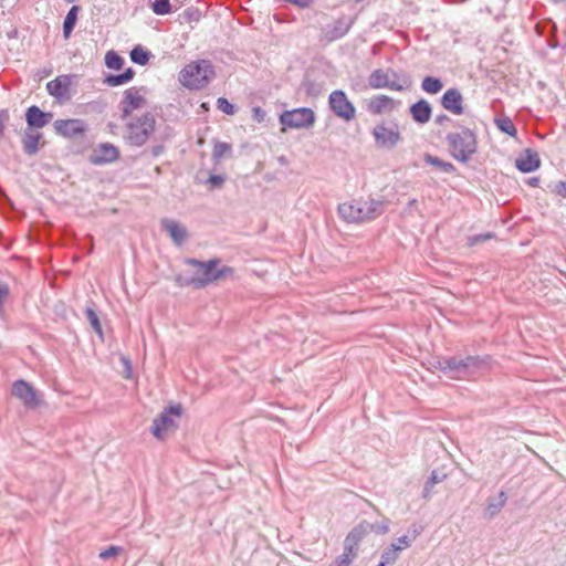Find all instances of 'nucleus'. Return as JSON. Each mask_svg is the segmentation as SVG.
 <instances>
[{
	"label": "nucleus",
	"mask_w": 566,
	"mask_h": 566,
	"mask_svg": "<svg viewBox=\"0 0 566 566\" xmlns=\"http://www.w3.org/2000/svg\"><path fill=\"white\" fill-rule=\"evenodd\" d=\"M446 140L451 156L460 163L467 164L472 155L476 153V135L468 127H461L460 132L449 133Z\"/></svg>",
	"instance_id": "obj_1"
},
{
	"label": "nucleus",
	"mask_w": 566,
	"mask_h": 566,
	"mask_svg": "<svg viewBox=\"0 0 566 566\" xmlns=\"http://www.w3.org/2000/svg\"><path fill=\"white\" fill-rule=\"evenodd\" d=\"M216 75L213 65L208 60H198L187 64L179 73L180 83L190 90L205 87Z\"/></svg>",
	"instance_id": "obj_2"
},
{
	"label": "nucleus",
	"mask_w": 566,
	"mask_h": 566,
	"mask_svg": "<svg viewBox=\"0 0 566 566\" xmlns=\"http://www.w3.org/2000/svg\"><path fill=\"white\" fill-rule=\"evenodd\" d=\"M187 263L198 268V272L200 273L192 277V283L196 287H205L214 281L231 276L233 274V269L231 266L224 265L220 269H217V265L220 263L219 259H211L209 261L189 259Z\"/></svg>",
	"instance_id": "obj_3"
},
{
	"label": "nucleus",
	"mask_w": 566,
	"mask_h": 566,
	"mask_svg": "<svg viewBox=\"0 0 566 566\" xmlns=\"http://www.w3.org/2000/svg\"><path fill=\"white\" fill-rule=\"evenodd\" d=\"M127 142L132 146L140 147L147 143L155 132V116L147 112L138 117H133L127 123Z\"/></svg>",
	"instance_id": "obj_4"
},
{
	"label": "nucleus",
	"mask_w": 566,
	"mask_h": 566,
	"mask_svg": "<svg viewBox=\"0 0 566 566\" xmlns=\"http://www.w3.org/2000/svg\"><path fill=\"white\" fill-rule=\"evenodd\" d=\"M182 408L180 405L169 406L165 408L157 418L154 419L151 426V433L157 439H164L165 434L169 431L177 429L178 423L176 418L181 416Z\"/></svg>",
	"instance_id": "obj_5"
},
{
	"label": "nucleus",
	"mask_w": 566,
	"mask_h": 566,
	"mask_svg": "<svg viewBox=\"0 0 566 566\" xmlns=\"http://www.w3.org/2000/svg\"><path fill=\"white\" fill-rule=\"evenodd\" d=\"M315 119V113L308 107L284 111L280 115L281 124L289 128H310L314 125Z\"/></svg>",
	"instance_id": "obj_6"
},
{
	"label": "nucleus",
	"mask_w": 566,
	"mask_h": 566,
	"mask_svg": "<svg viewBox=\"0 0 566 566\" xmlns=\"http://www.w3.org/2000/svg\"><path fill=\"white\" fill-rule=\"evenodd\" d=\"M371 134L376 146L385 149L395 148L402 139L397 123H392L390 126L384 123L378 124L373 128Z\"/></svg>",
	"instance_id": "obj_7"
},
{
	"label": "nucleus",
	"mask_w": 566,
	"mask_h": 566,
	"mask_svg": "<svg viewBox=\"0 0 566 566\" xmlns=\"http://www.w3.org/2000/svg\"><path fill=\"white\" fill-rule=\"evenodd\" d=\"M328 105L332 112L339 118L350 122L355 118L356 108L342 90L333 91L328 96Z\"/></svg>",
	"instance_id": "obj_8"
},
{
	"label": "nucleus",
	"mask_w": 566,
	"mask_h": 566,
	"mask_svg": "<svg viewBox=\"0 0 566 566\" xmlns=\"http://www.w3.org/2000/svg\"><path fill=\"white\" fill-rule=\"evenodd\" d=\"M11 394L21 400L29 409H33L41 403V395L39 391L23 379L15 380L12 384Z\"/></svg>",
	"instance_id": "obj_9"
},
{
	"label": "nucleus",
	"mask_w": 566,
	"mask_h": 566,
	"mask_svg": "<svg viewBox=\"0 0 566 566\" xmlns=\"http://www.w3.org/2000/svg\"><path fill=\"white\" fill-rule=\"evenodd\" d=\"M145 104L146 99L144 95L140 94V88L134 86L126 90L119 103V108L122 111L120 118L123 120L128 118L134 111L143 108Z\"/></svg>",
	"instance_id": "obj_10"
},
{
	"label": "nucleus",
	"mask_w": 566,
	"mask_h": 566,
	"mask_svg": "<svg viewBox=\"0 0 566 566\" xmlns=\"http://www.w3.org/2000/svg\"><path fill=\"white\" fill-rule=\"evenodd\" d=\"M53 126L57 135L69 139L83 136L87 130L86 123L80 118L56 119Z\"/></svg>",
	"instance_id": "obj_11"
},
{
	"label": "nucleus",
	"mask_w": 566,
	"mask_h": 566,
	"mask_svg": "<svg viewBox=\"0 0 566 566\" xmlns=\"http://www.w3.org/2000/svg\"><path fill=\"white\" fill-rule=\"evenodd\" d=\"M356 222H366L376 219L384 212V201L368 199L358 200Z\"/></svg>",
	"instance_id": "obj_12"
},
{
	"label": "nucleus",
	"mask_w": 566,
	"mask_h": 566,
	"mask_svg": "<svg viewBox=\"0 0 566 566\" xmlns=\"http://www.w3.org/2000/svg\"><path fill=\"white\" fill-rule=\"evenodd\" d=\"M119 158V149L111 143H102L97 145L91 156L90 161L93 165L112 164Z\"/></svg>",
	"instance_id": "obj_13"
},
{
	"label": "nucleus",
	"mask_w": 566,
	"mask_h": 566,
	"mask_svg": "<svg viewBox=\"0 0 566 566\" xmlns=\"http://www.w3.org/2000/svg\"><path fill=\"white\" fill-rule=\"evenodd\" d=\"M354 20L350 17H339L323 30V36L326 41L333 42L345 36L350 30Z\"/></svg>",
	"instance_id": "obj_14"
},
{
	"label": "nucleus",
	"mask_w": 566,
	"mask_h": 566,
	"mask_svg": "<svg viewBox=\"0 0 566 566\" xmlns=\"http://www.w3.org/2000/svg\"><path fill=\"white\" fill-rule=\"evenodd\" d=\"M489 356H472L459 357V379H465L484 367H486Z\"/></svg>",
	"instance_id": "obj_15"
},
{
	"label": "nucleus",
	"mask_w": 566,
	"mask_h": 566,
	"mask_svg": "<svg viewBox=\"0 0 566 566\" xmlns=\"http://www.w3.org/2000/svg\"><path fill=\"white\" fill-rule=\"evenodd\" d=\"M400 104L399 101L394 99L387 95L373 96L366 105L367 111L373 115H380L382 113L392 112Z\"/></svg>",
	"instance_id": "obj_16"
},
{
	"label": "nucleus",
	"mask_w": 566,
	"mask_h": 566,
	"mask_svg": "<svg viewBox=\"0 0 566 566\" xmlns=\"http://www.w3.org/2000/svg\"><path fill=\"white\" fill-rule=\"evenodd\" d=\"M442 107L453 115H461L464 112L463 96L458 88L447 90L441 97Z\"/></svg>",
	"instance_id": "obj_17"
},
{
	"label": "nucleus",
	"mask_w": 566,
	"mask_h": 566,
	"mask_svg": "<svg viewBox=\"0 0 566 566\" xmlns=\"http://www.w3.org/2000/svg\"><path fill=\"white\" fill-rule=\"evenodd\" d=\"M368 84L371 88H389L391 91L401 92L407 87V84H399L397 82L389 81L388 74L381 69L375 70L368 78Z\"/></svg>",
	"instance_id": "obj_18"
},
{
	"label": "nucleus",
	"mask_w": 566,
	"mask_h": 566,
	"mask_svg": "<svg viewBox=\"0 0 566 566\" xmlns=\"http://www.w3.org/2000/svg\"><path fill=\"white\" fill-rule=\"evenodd\" d=\"M71 77L69 75L57 76L46 83L48 93L59 101L70 98Z\"/></svg>",
	"instance_id": "obj_19"
},
{
	"label": "nucleus",
	"mask_w": 566,
	"mask_h": 566,
	"mask_svg": "<svg viewBox=\"0 0 566 566\" xmlns=\"http://www.w3.org/2000/svg\"><path fill=\"white\" fill-rule=\"evenodd\" d=\"M368 534V523L361 522L356 525L346 536L344 541V549L349 554H356L358 545L363 538Z\"/></svg>",
	"instance_id": "obj_20"
},
{
	"label": "nucleus",
	"mask_w": 566,
	"mask_h": 566,
	"mask_svg": "<svg viewBox=\"0 0 566 566\" xmlns=\"http://www.w3.org/2000/svg\"><path fill=\"white\" fill-rule=\"evenodd\" d=\"M161 228L170 235L171 240L177 245H181L188 238L186 227L174 219H163Z\"/></svg>",
	"instance_id": "obj_21"
},
{
	"label": "nucleus",
	"mask_w": 566,
	"mask_h": 566,
	"mask_svg": "<svg viewBox=\"0 0 566 566\" xmlns=\"http://www.w3.org/2000/svg\"><path fill=\"white\" fill-rule=\"evenodd\" d=\"M52 117V113H45L35 105L30 106L25 113V120L29 128H43L50 123Z\"/></svg>",
	"instance_id": "obj_22"
},
{
	"label": "nucleus",
	"mask_w": 566,
	"mask_h": 566,
	"mask_svg": "<svg viewBox=\"0 0 566 566\" xmlns=\"http://www.w3.org/2000/svg\"><path fill=\"white\" fill-rule=\"evenodd\" d=\"M541 165V159L537 151L533 149H526L515 160L516 168L522 172H532L536 170Z\"/></svg>",
	"instance_id": "obj_23"
},
{
	"label": "nucleus",
	"mask_w": 566,
	"mask_h": 566,
	"mask_svg": "<svg viewBox=\"0 0 566 566\" xmlns=\"http://www.w3.org/2000/svg\"><path fill=\"white\" fill-rule=\"evenodd\" d=\"M412 119L418 124H426L430 120L432 107L426 99H420L410 106Z\"/></svg>",
	"instance_id": "obj_24"
},
{
	"label": "nucleus",
	"mask_w": 566,
	"mask_h": 566,
	"mask_svg": "<svg viewBox=\"0 0 566 566\" xmlns=\"http://www.w3.org/2000/svg\"><path fill=\"white\" fill-rule=\"evenodd\" d=\"M434 367L451 379H459V356L440 357Z\"/></svg>",
	"instance_id": "obj_25"
},
{
	"label": "nucleus",
	"mask_w": 566,
	"mask_h": 566,
	"mask_svg": "<svg viewBox=\"0 0 566 566\" xmlns=\"http://www.w3.org/2000/svg\"><path fill=\"white\" fill-rule=\"evenodd\" d=\"M135 76L132 67L126 69L122 74H108L104 78V83L111 87H117L130 82Z\"/></svg>",
	"instance_id": "obj_26"
},
{
	"label": "nucleus",
	"mask_w": 566,
	"mask_h": 566,
	"mask_svg": "<svg viewBox=\"0 0 566 566\" xmlns=\"http://www.w3.org/2000/svg\"><path fill=\"white\" fill-rule=\"evenodd\" d=\"M507 501L506 493L504 491H501L497 495V497H493L489 500L488 506L485 507L484 514L489 518L494 517L497 515L501 510L504 507L505 503Z\"/></svg>",
	"instance_id": "obj_27"
},
{
	"label": "nucleus",
	"mask_w": 566,
	"mask_h": 566,
	"mask_svg": "<svg viewBox=\"0 0 566 566\" xmlns=\"http://www.w3.org/2000/svg\"><path fill=\"white\" fill-rule=\"evenodd\" d=\"M40 133L25 132L22 138L23 150L27 155H35L39 151Z\"/></svg>",
	"instance_id": "obj_28"
},
{
	"label": "nucleus",
	"mask_w": 566,
	"mask_h": 566,
	"mask_svg": "<svg viewBox=\"0 0 566 566\" xmlns=\"http://www.w3.org/2000/svg\"><path fill=\"white\" fill-rule=\"evenodd\" d=\"M78 12H80V7L75 6V4L69 10V12L64 19V22H63V36L65 39H69L71 33L73 32L76 21H77Z\"/></svg>",
	"instance_id": "obj_29"
},
{
	"label": "nucleus",
	"mask_w": 566,
	"mask_h": 566,
	"mask_svg": "<svg viewBox=\"0 0 566 566\" xmlns=\"http://www.w3.org/2000/svg\"><path fill=\"white\" fill-rule=\"evenodd\" d=\"M129 56H130L132 62L144 66V65L148 64V62L151 57V53L149 51H147L144 46L138 44L133 48Z\"/></svg>",
	"instance_id": "obj_30"
},
{
	"label": "nucleus",
	"mask_w": 566,
	"mask_h": 566,
	"mask_svg": "<svg viewBox=\"0 0 566 566\" xmlns=\"http://www.w3.org/2000/svg\"><path fill=\"white\" fill-rule=\"evenodd\" d=\"M423 159L426 164L432 165L446 174H453L455 171V167L452 163L444 161L437 156L426 154Z\"/></svg>",
	"instance_id": "obj_31"
},
{
	"label": "nucleus",
	"mask_w": 566,
	"mask_h": 566,
	"mask_svg": "<svg viewBox=\"0 0 566 566\" xmlns=\"http://www.w3.org/2000/svg\"><path fill=\"white\" fill-rule=\"evenodd\" d=\"M357 209V201H354L353 203H340L338 206V213L340 217L346 220L347 222H356V217L358 211Z\"/></svg>",
	"instance_id": "obj_32"
},
{
	"label": "nucleus",
	"mask_w": 566,
	"mask_h": 566,
	"mask_svg": "<svg viewBox=\"0 0 566 566\" xmlns=\"http://www.w3.org/2000/svg\"><path fill=\"white\" fill-rule=\"evenodd\" d=\"M443 87L440 78L433 76H427L421 83V88L429 94H437Z\"/></svg>",
	"instance_id": "obj_33"
},
{
	"label": "nucleus",
	"mask_w": 566,
	"mask_h": 566,
	"mask_svg": "<svg viewBox=\"0 0 566 566\" xmlns=\"http://www.w3.org/2000/svg\"><path fill=\"white\" fill-rule=\"evenodd\" d=\"M495 124L501 132L510 135L511 137L516 136L517 129H516L513 120L510 117L503 116V117L496 118Z\"/></svg>",
	"instance_id": "obj_34"
},
{
	"label": "nucleus",
	"mask_w": 566,
	"mask_h": 566,
	"mask_svg": "<svg viewBox=\"0 0 566 566\" xmlns=\"http://www.w3.org/2000/svg\"><path fill=\"white\" fill-rule=\"evenodd\" d=\"M400 551L398 547L396 546H392L391 544L386 547L382 552H381V555H380V559L386 563L388 566H392L394 564H396V562L398 560L399 556H400Z\"/></svg>",
	"instance_id": "obj_35"
},
{
	"label": "nucleus",
	"mask_w": 566,
	"mask_h": 566,
	"mask_svg": "<svg viewBox=\"0 0 566 566\" xmlns=\"http://www.w3.org/2000/svg\"><path fill=\"white\" fill-rule=\"evenodd\" d=\"M124 59L115 51H108L105 54V65L108 69L120 70L124 66Z\"/></svg>",
	"instance_id": "obj_36"
},
{
	"label": "nucleus",
	"mask_w": 566,
	"mask_h": 566,
	"mask_svg": "<svg viewBox=\"0 0 566 566\" xmlns=\"http://www.w3.org/2000/svg\"><path fill=\"white\" fill-rule=\"evenodd\" d=\"M151 10L157 15H165L171 12L170 0H155L151 3Z\"/></svg>",
	"instance_id": "obj_37"
},
{
	"label": "nucleus",
	"mask_w": 566,
	"mask_h": 566,
	"mask_svg": "<svg viewBox=\"0 0 566 566\" xmlns=\"http://www.w3.org/2000/svg\"><path fill=\"white\" fill-rule=\"evenodd\" d=\"M231 145L224 142L214 144L212 157L214 160L220 161L227 154L231 153Z\"/></svg>",
	"instance_id": "obj_38"
},
{
	"label": "nucleus",
	"mask_w": 566,
	"mask_h": 566,
	"mask_svg": "<svg viewBox=\"0 0 566 566\" xmlns=\"http://www.w3.org/2000/svg\"><path fill=\"white\" fill-rule=\"evenodd\" d=\"M85 315H86V318L87 321L90 322L92 328L101 336L103 337V331H102V325H101V322H99V318L96 314V312L91 308V307H87L85 310Z\"/></svg>",
	"instance_id": "obj_39"
},
{
	"label": "nucleus",
	"mask_w": 566,
	"mask_h": 566,
	"mask_svg": "<svg viewBox=\"0 0 566 566\" xmlns=\"http://www.w3.org/2000/svg\"><path fill=\"white\" fill-rule=\"evenodd\" d=\"M389 525H390V520L388 517H384L379 522L368 524V531H371L378 535H384L389 532Z\"/></svg>",
	"instance_id": "obj_40"
},
{
	"label": "nucleus",
	"mask_w": 566,
	"mask_h": 566,
	"mask_svg": "<svg viewBox=\"0 0 566 566\" xmlns=\"http://www.w3.org/2000/svg\"><path fill=\"white\" fill-rule=\"evenodd\" d=\"M217 108L227 115H233L235 113V106L226 97H219L217 99Z\"/></svg>",
	"instance_id": "obj_41"
},
{
	"label": "nucleus",
	"mask_w": 566,
	"mask_h": 566,
	"mask_svg": "<svg viewBox=\"0 0 566 566\" xmlns=\"http://www.w3.org/2000/svg\"><path fill=\"white\" fill-rule=\"evenodd\" d=\"M356 554H349L344 549V553L338 556L334 563L328 566H350L352 562L356 558Z\"/></svg>",
	"instance_id": "obj_42"
},
{
	"label": "nucleus",
	"mask_w": 566,
	"mask_h": 566,
	"mask_svg": "<svg viewBox=\"0 0 566 566\" xmlns=\"http://www.w3.org/2000/svg\"><path fill=\"white\" fill-rule=\"evenodd\" d=\"M493 233L491 232H486V233H481V234H475V235H470L468 237V240H467V244L468 247H474L481 242H484V241H488L490 239L493 238Z\"/></svg>",
	"instance_id": "obj_43"
},
{
	"label": "nucleus",
	"mask_w": 566,
	"mask_h": 566,
	"mask_svg": "<svg viewBox=\"0 0 566 566\" xmlns=\"http://www.w3.org/2000/svg\"><path fill=\"white\" fill-rule=\"evenodd\" d=\"M412 543L413 537H410L409 535H402L392 542L391 545L398 547L399 551L402 552L403 549L409 548Z\"/></svg>",
	"instance_id": "obj_44"
},
{
	"label": "nucleus",
	"mask_w": 566,
	"mask_h": 566,
	"mask_svg": "<svg viewBox=\"0 0 566 566\" xmlns=\"http://www.w3.org/2000/svg\"><path fill=\"white\" fill-rule=\"evenodd\" d=\"M10 119V114L8 109L0 111V138L4 135L6 125Z\"/></svg>",
	"instance_id": "obj_45"
},
{
	"label": "nucleus",
	"mask_w": 566,
	"mask_h": 566,
	"mask_svg": "<svg viewBox=\"0 0 566 566\" xmlns=\"http://www.w3.org/2000/svg\"><path fill=\"white\" fill-rule=\"evenodd\" d=\"M10 293L9 285L0 281V312L3 310V303L8 298Z\"/></svg>",
	"instance_id": "obj_46"
},
{
	"label": "nucleus",
	"mask_w": 566,
	"mask_h": 566,
	"mask_svg": "<svg viewBox=\"0 0 566 566\" xmlns=\"http://www.w3.org/2000/svg\"><path fill=\"white\" fill-rule=\"evenodd\" d=\"M119 551H120V548L117 546H109L107 549H104L99 553V557L102 559H108L113 556L118 555Z\"/></svg>",
	"instance_id": "obj_47"
},
{
	"label": "nucleus",
	"mask_w": 566,
	"mask_h": 566,
	"mask_svg": "<svg viewBox=\"0 0 566 566\" xmlns=\"http://www.w3.org/2000/svg\"><path fill=\"white\" fill-rule=\"evenodd\" d=\"M224 180L222 175H211L208 179V184H210L212 188H220Z\"/></svg>",
	"instance_id": "obj_48"
},
{
	"label": "nucleus",
	"mask_w": 566,
	"mask_h": 566,
	"mask_svg": "<svg viewBox=\"0 0 566 566\" xmlns=\"http://www.w3.org/2000/svg\"><path fill=\"white\" fill-rule=\"evenodd\" d=\"M252 117L255 122L262 123L266 117V112L259 106L253 107L252 108Z\"/></svg>",
	"instance_id": "obj_49"
},
{
	"label": "nucleus",
	"mask_w": 566,
	"mask_h": 566,
	"mask_svg": "<svg viewBox=\"0 0 566 566\" xmlns=\"http://www.w3.org/2000/svg\"><path fill=\"white\" fill-rule=\"evenodd\" d=\"M554 191L563 198H566V181H558L555 185Z\"/></svg>",
	"instance_id": "obj_50"
},
{
	"label": "nucleus",
	"mask_w": 566,
	"mask_h": 566,
	"mask_svg": "<svg viewBox=\"0 0 566 566\" xmlns=\"http://www.w3.org/2000/svg\"><path fill=\"white\" fill-rule=\"evenodd\" d=\"M441 481V478L439 476L438 472L437 471H432L429 479L427 480V482L429 483V485H436L437 483H439Z\"/></svg>",
	"instance_id": "obj_51"
},
{
	"label": "nucleus",
	"mask_w": 566,
	"mask_h": 566,
	"mask_svg": "<svg viewBox=\"0 0 566 566\" xmlns=\"http://www.w3.org/2000/svg\"><path fill=\"white\" fill-rule=\"evenodd\" d=\"M433 486H434V485H429V483H428V482H426L424 488H423V493H422V496H423L424 499H427V497H429V496H430V493H431V491H432Z\"/></svg>",
	"instance_id": "obj_52"
},
{
	"label": "nucleus",
	"mask_w": 566,
	"mask_h": 566,
	"mask_svg": "<svg viewBox=\"0 0 566 566\" xmlns=\"http://www.w3.org/2000/svg\"><path fill=\"white\" fill-rule=\"evenodd\" d=\"M447 120H450V118L447 115H438L436 117V123L439 125H442Z\"/></svg>",
	"instance_id": "obj_53"
},
{
	"label": "nucleus",
	"mask_w": 566,
	"mask_h": 566,
	"mask_svg": "<svg viewBox=\"0 0 566 566\" xmlns=\"http://www.w3.org/2000/svg\"><path fill=\"white\" fill-rule=\"evenodd\" d=\"M410 537H413V542L416 541V538L418 537V535L420 534V530L417 528L416 526H413L411 530H410Z\"/></svg>",
	"instance_id": "obj_54"
},
{
	"label": "nucleus",
	"mask_w": 566,
	"mask_h": 566,
	"mask_svg": "<svg viewBox=\"0 0 566 566\" xmlns=\"http://www.w3.org/2000/svg\"><path fill=\"white\" fill-rule=\"evenodd\" d=\"M417 203H418L417 199H411V200H409V202H408V207H409V208H413V207H416V206H417Z\"/></svg>",
	"instance_id": "obj_55"
},
{
	"label": "nucleus",
	"mask_w": 566,
	"mask_h": 566,
	"mask_svg": "<svg viewBox=\"0 0 566 566\" xmlns=\"http://www.w3.org/2000/svg\"><path fill=\"white\" fill-rule=\"evenodd\" d=\"M537 184H538V178H536V177L531 178L530 185L537 186Z\"/></svg>",
	"instance_id": "obj_56"
},
{
	"label": "nucleus",
	"mask_w": 566,
	"mask_h": 566,
	"mask_svg": "<svg viewBox=\"0 0 566 566\" xmlns=\"http://www.w3.org/2000/svg\"><path fill=\"white\" fill-rule=\"evenodd\" d=\"M279 161L281 164H286V158L284 156L279 157Z\"/></svg>",
	"instance_id": "obj_57"
},
{
	"label": "nucleus",
	"mask_w": 566,
	"mask_h": 566,
	"mask_svg": "<svg viewBox=\"0 0 566 566\" xmlns=\"http://www.w3.org/2000/svg\"><path fill=\"white\" fill-rule=\"evenodd\" d=\"M377 566H388V565L380 559V562Z\"/></svg>",
	"instance_id": "obj_58"
},
{
	"label": "nucleus",
	"mask_w": 566,
	"mask_h": 566,
	"mask_svg": "<svg viewBox=\"0 0 566 566\" xmlns=\"http://www.w3.org/2000/svg\"><path fill=\"white\" fill-rule=\"evenodd\" d=\"M67 3H73L75 2L76 0H65Z\"/></svg>",
	"instance_id": "obj_59"
},
{
	"label": "nucleus",
	"mask_w": 566,
	"mask_h": 566,
	"mask_svg": "<svg viewBox=\"0 0 566 566\" xmlns=\"http://www.w3.org/2000/svg\"><path fill=\"white\" fill-rule=\"evenodd\" d=\"M158 153H159V149H155V150H154V154H155V155H158Z\"/></svg>",
	"instance_id": "obj_60"
}]
</instances>
